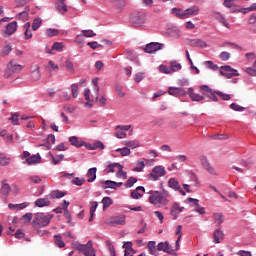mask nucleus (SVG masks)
Here are the masks:
<instances>
[{"label": "nucleus", "instance_id": "nucleus-1", "mask_svg": "<svg viewBox=\"0 0 256 256\" xmlns=\"http://www.w3.org/2000/svg\"><path fill=\"white\" fill-rule=\"evenodd\" d=\"M149 195V203L154 205L157 209H161L162 207L169 205V197H171V194L165 188L162 189V192L151 190Z\"/></svg>", "mask_w": 256, "mask_h": 256}, {"label": "nucleus", "instance_id": "nucleus-2", "mask_svg": "<svg viewBox=\"0 0 256 256\" xmlns=\"http://www.w3.org/2000/svg\"><path fill=\"white\" fill-rule=\"evenodd\" d=\"M74 248L85 256H97V251L93 248V241L91 240L86 244H75Z\"/></svg>", "mask_w": 256, "mask_h": 256}, {"label": "nucleus", "instance_id": "nucleus-3", "mask_svg": "<svg viewBox=\"0 0 256 256\" xmlns=\"http://www.w3.org/2000/svg\"><path fill=\"white\" fill-rule=\"evenodd\" d=\"M53 219V214L45 215V213H36L32 221V225H40V227H47Z\"/></svg>", "mask_w": 256, "mask_h": 256}, {"label": "nucleus", "instance_id": "nucleus-4", "mask_svg": "<svg viewBox=\"0 0 256 256\" xmlns=\"http://www.w3.org/2000/svg\"><path fill=\"white\" fill-rule=\"evenodd\" d=\"M147 21V14L143 12H136L131 15L130 23L133 27H143Z\"/></svg>", "mask_w": 256, "mask_h": 256}, {"label": "nucleus", "instance_id": "nucleus-5", "mask_svg": "<svg viewBox=\"0 0 256 256\" xmlns=\"http://www.w3.org/2000/svg\"><path fill=\"white\" fill-rule=\"evenodd\" d=\"M22 69H23L22 65L17 64L14 60H11L7 64V68L4 72V77L6 79H9V77H11V75H13V73H19V72H21Z\"/></svg>", "mask_w": 256, "mask_h": 256}, {"label": "nucleus", "instance_id": "nucleus-6", "mask_svg": "<svg viewBox=\"0 0 256 256\" xmlns=\"http://www.w3.org/2000/svg\"><path fill=\"white\" fill-rule=\"evenodd\" d=\"M220 75L226 77V79H231V77H239V72L229 65L220 67Z\"/></svg>", "mask_w": 256, "mask_h": 256}, {"label": "nucleus", "instance_id": "nucleus-7", "mask_svg": "<svg viewBox=\"0 0 256 256\" xmlns=\"http://www.w3.org/2000/svg\"><path fill=\"white\" fill-rule=\"evenodd\" d=\"M165 47V44L158 43V42H152L146 45L144 51L145 53L153 54L157 53V51H161Z\"/></svg>", "mask_w": 256, "mask_h": 256}, {"label": "nucleus", "instance_id": "nucleus-8", "mask_svg": "<svg viewBox=\"0 0 256 256\" xmlns=\"http://www.w3.org/2000/svg\"><path fill=\"white\" fill-rule=\"evenodd\" d=\"M200 159V163L202 165V167L208 171V173L210 175H217V172H215V168H213V166H211V163H209V159H207V156L205 155H201L199 157Z\"/></svg>", "mask_w": 256, "mask_h": 256}, {"label": "nucleus", "instance_id": "nucleus-9", "mask_svg": "<svg viewBox=\"0 0 256 256\" xmlns=\"http://www.w3.org/2000/svg\"><path fill=\"white\" fill-rule=\"evenodd\" d=\"M131 129V125H118L115 128L114 136L117 137V139H125L127 137V133L125 131H129Z\"/></svg>", "mask_w": 256, "mask_h": 256}, {"label": "nucleus", "instance_id": "nucleus-10", "mask_svg": "<svg viewBox=\"0 0 256 256\" xmlns=\"http://www.w3.org/2000/svg\"><path fill=\"white\" fill-rule=\"evenodd\" d=\"M165 173L166 171L163 166H155L150 174V177H152L153 181H157L160 177H163Z\"/></svg>", "mask_w": 256, "mask_h": 256}, {"label": "nucleus", "instance_id": "nucleus-11", "mask_svg": "<svg viewBox=\"0 0 256 256\" xmlns=\"http://www.w3.org/2000/svg\"><path fill=\"white\" fill-rule=\"evenodd\" d=\"M185 209V207L183 206H179V203H174L170 209V215L173 216V221H177V219L179 218V215L181 213H183V210Z\"/></svg>", "mask_w": 256, "mask_h": 256}, {"label": "nucleus", "instance_id": "nucleus-12", "mask_svg": "<svg viewBox=\"0 0 256 256\" xmlns=\"http://www.w3.org/2000/svg\"><path fill=\"white\" fill-rule=\"evenodd\" d=\"M168 187H170V189H173L174 191H179L180 194H182L184 197L185 195H187L185 190L181 189V185L179 184V181H177V179L175 178H170L168 180Z\"/></svg>", "mask_w": 256, "mask_h": 256}, {"label": "nucleus", "instance_id": "nucleus-13", "mask_svg": "<svg viewBox=\"0 0 256 256\" xmlns=\"http://www.w3.org/2000/svg\"><path fill=\"white\" fill-rule=\"evenodd\" d=\"M17 31V21L10 22L7 24L6 29L3 33V37H9Z\"/></svg>", "mask_w": 256, "mask_h": 256}, {"label": "nucleus", "instance_id": "nucleus-14", "mask_svg": "<svg viewBox=\"0 0 256 256\" xmlns=\"http://www.w3.org/2000/svg\"><path fill=\"white\" fill-rule=\"evenodd\" d=\"M55 9L61 15H65L67 13V4H65V0H57L55 3Z\"/></svg>", "mask_w": 256, "mask_h": 256}, {"label": "nucleus", "instance_id": "nucleus-15", "mask_svg": "<svg viewBox=\"0 0 256 256\" xmlns=\"http://www.w3.org/2000/svg\"><path fill=\"white\" fill-rule=\"evenodd\" d=\"M188 45H190V47H200L201 49H205V47H207V42L196 38V39H190L188 42Z\"/></svg>", "mask_w": 256, "mask_h": 256}, {"label": "nucleus", "instance_id": "nucleus-16", "mask_svg": "<svg viewBox=\"0 0 256 256\" xmlns=\"http://www.w3.org/2000/svg\"><path fill=\"white\" fill-rule=\"evenodd\" d=\"M35 207H49L51 206V200H49V196L45 198H39L34 202Z\"/></svg>", "mask_w": 256, "mask_h": 256}, {"label": "nucleus", "instance_id": "nucleus-17", "mask_svg": "<svg viewBox=\"0 0 256 256\" xmlns=\"http://www.w3.org/2000/svg\"><path fill=\"white\" fill-rule=\"evenodd\" d=\"M188 95L192 101L201 102L205 101V96H201L194 92L193 88H188Z\"/></svg>", "mask_w": 256, "mask_h": 256}, {"label": "nucleus", "instance_id": "nucleus-18", "mask_svg": "<svg viewBox=\"0 0 256 256\" xmlns=\"http://www.w3.org/2000/svg\"><path fill=\"white\" fill-rule=\"evenodd\" d=\"M199 11H201V9H199V6H192L190 8H187L185 10L186 19H189V17H191L193 15H199Z\"/></svg>", "mask_w": 256, "mask_h": 256}, {"label": "nucleus", "instance_id": "nucleus-19", "mask_svg": "<svg viewBox=\"0 0 256 256\" xmlns=\"http://www.w3.org/2000/svg\"><path fill=\"white\" fill-rule=\"evenodd\" d=\"M86 177H88V183H93V181L97 179V168H90L86 174Z\"/></svg>", "mask_w": 256, "mask_h": 256}, {"label": "nucleus", "instance_id": "nucleus-20", "mask_svg": "<svg viewBox=\"0 0 256 256\" xmlns=\"http://www.w3.org/2000/svg\"><path fill=\"white\" fill-rule=\"evenodd\" d=\"M171 13L175 15L178 19H187L186 12L180 8H172Z\"/></svg>", "mask_w": 256, "mask_h": 256}, {"label": "nucleus", "instance_id": "nucleus-21", "mask_svg": "<svg viewBox=\"0 0 256 256\" xmlns=\"http://www.w3.org/2000/svg\"><path fill=\"white\" fill-rule=\"evenodd\" d=\"M213 243H221L225 238V234L221 230H215L213 233Z\"/></svg>", "mask_w": 256, "mask_h": 256}, {"label": "nucleus", "instance_id": "nucleus-22", "mask_svg": "<svg viewBox=\"0 0 256 256\" xmlns=\"http://www.w3.org/2000/svg\"><path fill=\"white\" fill-rule=\"evenodd\" d=\"M111 225H125V215L115 216L110 220Z\"/></svg>", "mask_w": 256, "mask_h": 256}, {"label": "nucleus", "instance_id": "nucleus-23", "mask_svg": "<svg viewBox=\"0 0 256 256\" xmlns=\"http://www.w3.org/2000/svg\"><path fill=\"white\" fill-rule=\"evenodd\" d=\"M2 187L0 189V193L2 195H9L11 193V186L7 183V180H2Z\"/></svg>", "mask_w": 256, "mask_h": 256}, {"label": "nucleus", "instance_id": "nucleus-24", "mask_svg": "<svg viewBox=\"0 0 256 256\" xmlns=\"http://www.w3.org/2000/svg\"><path fill=\"white\" fill-rule=\"evenodd\" d=\"M24 30V39H31L33 37V33L31 32V22H26L24 24Z\"/></svg>", "mask_w": 256, "mask_h": 256}, {"label": "nucleus", "instance_id": "nucleus-25", "mask_svg": "<svg viewBox=\"0 0 256 256\" xmlns=\"http://www.w3.org/2000/svg\"><path fill=\"white\" fill-rule=\"evenodd\" d=\"M28 165H35V163H41V156L39 154L32 155L26 159Z\"/></svg>", "mask_w": 256, "mask_h": 256}, {"label": "nucleus", "instance_id": "nucleus-26", "mask_svg": "<svg viewBox=\"0 0 256 256\" xmlns=\"http://www.w3.org/2000/svg\"><path fill=\"white\" fill-rule=\"evenodd\" d=\"M148 251L150 255H155V256L159 255L155 241L148 242Z\"/></svg>", "mask_w": 256, "mask_h": 256}, {"label": "nucleus", "instance_id": "nucleus-27", "mask_svg": "<svg viewBox=\"0 0 256 256\" xmlns=\"http://www.w3.org/2000/svg\"><path fill=\"white\" fill-rule=\"evenodd\" d=\"M54 244L56 247H59V249H63V247H65V242H63L61 234L54 235Z\"/></svg>", "mask_w": 256, "mask_h": 256}, {"label": "nucleus", "instance_id": "nucleus-28", "mask_svg": "<svg viewBox=\"0 0 256 256\" xmlns=\"http://www.w3.org/2000/svg\"><path fill=\"white\" fill-rule=\"evenodd\" d=\"M67 195L66 192H61L59 190H54L50 193L49 199H62V197H65Z\"/></svg>", "mask_w": 256, "mask_h": 256}, {"label": "nucleus", "instance_id": "nucleus-29", "mask_svg": "<svg viewBox=\"0 0 256 256\" xmlns=\"http://www.w3.org/2000/svg\"><path fill=\"white\" fill-rule=\"evenodd\" d=\"M103 189H117V182L106 180L102 186Z\"/></svg>", "mask_w": 256, "mask_h": 256}, {"label": "nucleus", "instance_id": "nucleus-30", "mask_svg": "<svg viewBox=\"0 0 256 256\" xmlns=\"http://www.w3.org/2000/svg\"><path fill=\"white\" fill-rule=\"evenodd\" d=\"M181 63H178L177 61L170 62V71L171 73L181 71Z\"/></svg>", "mask_w": 256, "mask_h": 256}, {"label": "nucleus", "instance_id": "nucleus-31", "mask_svg": "<svg viewBox=\"0 0 256 256\" xmlns=\"http://www.w3.org/2000/svg\"><path fill=\"white\" fill-rule=\"evenodd\" d=\"M69 142L71 143V145H73L74 147H83V142L79 141V138H77V136H72L69 138Z\"/></svg>", "mask_w": 256, "mask_h": 256}, {"label": "nucleus", "instance_id": "nucleus-32", "mask_svg": "<svg viewBox=\"0 0 256 256\" xmlns=\"http://www.w3.org/2000/svg\"><path fill=\"white\" fill-rule=\"evenodd\" d=\"M124 145H126V147H130L131 149H137V147H139V140L124 141Z\"/></svg>", "mask_w": 256, "mask_h": 256}, {"label": "nucleus", "instance_id": "nucleus-33", "mask_svg": "<svg viewBox=\"0 0 256 256\" xmlns=\"http://www.w3.org/2000/svg\"><path fill=\"white\" fill-rule=\"evenodd\" d=\"M118 168H119V163L114 162V163L108 164L105 171L106 173H115V169H118Z\"/></svg>", "mask_w": 256, "mask_h": 256}, {"label": "nucleus", "instance_id": "nucleus-34", "mask_svg": "<svg viewBox=\"0 0 256 256\" xmlns=\"http://www.w3.org/2000/svg\"><path fill=\"white\" fill-rule=\"evenodd\" d=\"M112 203L113 200L111 199V197H104L102 199L103 211H105V209H108V207H111Z\"/></svg>", "mask_w": 256, "mask_h": 256}, {"label": "nucleus", "instance_id": "nucleus-35", "mask_svg": "<svg viewBox=\"0 0 256 256\" xmlns=\"http://www.w3.org/2000/svg\"><path fill=\"white\" fill-rule=\"evenodd\" d=\"M11 163V158L5 156L4 154H0V165L2 167H6V165H9Z\"/></svg>", "mask_w": 256, "mask_h": 256}, {"label": "nucleus", "instance_id": "nucleus-36", "mask_svg": "<svg viewBox=\"0 0 256 256\" xmlns=\"http://www.w3.org/2000/svg\"><path fill=\"white\" fill-rule=\"evenodd\" d=\"M41 25H43V20L41 18H35L32 23L33 31H37Z\"/></svg>", "mask_w": 256, "mask_h": 256}, {"label": "nucleus", "instance_id": "nucleus-37", "mask_svg": "<svg viewBox=\"0 0 256 256\" xmlns=\"http://www.w3.org/2000/svg\"><path fill=\"white\" fill-rule=\"evenodd\" d=\"M116 151L120 153L122 157H127L128 155H131V149H129V147L118 148L116 149Z\"/></svg>", "mask_w": 256, "mask_h": 256}, {"label": "nucleus", "instance_id": "nucleus-38", "mask_svg": "<svg viewBox=\"0 0 256 256\" xmlns=\"http://www.w3.org/2000/svg\"><path fill=\"white\" fill-rule=\"evenodd\" d=\"M40 78L41 72L39 71V66H36V69L31 73V79H33V81H39Z\"/></svg>", "mask_w": 256, "mask_h": 256}, {"label": "nucleus", "instance_id": "nucleus-39", "mask_svg": "<svg viewBox=\"0 0 256 256\" xmlns=\"http://www.w3.org/2000/svg\"><path fill=\"white\" fill-rule=\"evenodd\" d=\"M106 247L109 250L110 256H117L115 252V246L113 245V243H111V241H106Z\"/></svg>", "mask_w": 256, "mask_h": 256}, {"label": "nucleus", "instance_id": "nucleus-40", "mask_svg": "<svg viewBox=\"0 0 256 256\" xmlns=\"http://www.w3.org/2000/svg\"><path fill=\"white\" fill-rule=\"evenodd\" d=\"M11 51H13V47L11 46V44H7L6 46L3 47L1 51V55L3 57H7V55H9Z\"/></svg>", "mask_w": 256, "mask_h": 256}, {"label": "nucleus", "instance_id": "nucleus-41", "mask_svg": "<svg viewBox=\"0 0 256 256\" xmlns=\"http://www.w3.org/2000/svg\"><path fill=\"white\" fill-rule=\"evenodd\" d=\"M66 69L69 73H75V66H73V62L70 59L65 61Z\"/></svg>", "mask_w": 256, "mask_h": 256}, {"label": "nucleus", "instance_id": "nucleus-42", "mask_svg": "<svg viewBox=\"0 0 256 256\" xmlns=\"http://www.w3.org/2000/svg\"><path fill=\"white\" fill-rule=\"evenodd\" d=\"M46 35L47 37H57V35H59V30L55 28H48L46 29Z\"/></svg>", "mask_w": 256, "mask_h": 256}, {"label": "nucleus", "instance_id": "nucleus-43", "mask_svg": "<svg viewBox=\"0 0 256 256\" xmlns=\"http://www.w3.org/2000/svg\"><path fill=\"white\" fill-rule=\"evenodd\" d=\"M71 93H72V97L74 99H77V97L79 95V85L78 84L71 85Z\"/></svg>", "mask_w": 256, "mask_h": 256}, {"label": "nucleus", "instance_id": "nucleus-44", "mask_svg": "<svg viewBox=\"0 0 256 256\" xmlns=\"http://www.w3.org/2000/svg\"><path fill=\"white\" fill-rule=\"evenodd\" d=\"M46 141H47V145H46L47 149H51V145H55V135L49 134Z\"/></svg>", "mask_w": 256, "mask_h": 256}, {"label": "nucleus", "instance_id": "nucleus-45", "mask_svg": "<svg viewBox=\"0 0 256 256\" xmlns=\"http://www.w3.org/2000/svg\"><path fill=\"white\" fill-rule=\"evenodd\" d=\"M116 177L121 178L123 177L124 179H127V172L123 171V165L118 166V172L116 173Z\"/></svg>", "mask_w": 256, "mask_h": 256}, {"label": "nucleus", "instance_id": "nucleus-46", "mask_svg": "<svg viewBox=\"0 0 256 256\" xmlns=\"http://www.w3.org/2000/svg\"><path fill=\"white\" fill-rule=\"evenodd\" d=\"M46 69L50 72L57 71L59 69V65L55 64V62L50 60L46 66Z\"/></svg>", "mask_w": 256, "mask_h": 256}, {"label": "nucleus", "instance_id": "nucleus-47", "mask_svg": "<svg viewBox=\"0 0 256 256\" xmlns=\"http://www.w3.org/2000/svg\"><path fill=\"white\" fill-rule=\"evenodd\" d=\"M213 218L215 221L218 222V227H221L223 221H224V218H223V214L221 213H214L213 214Z\"/></svg>", "mask_w": 256, "mask_h": 256}, {"label": "nucleus", "instance_id": "nucleus-48", "mask_svg": "<svg viewBox=\"0 0 256 256\" xmlns=\"http://www.w3.org/2000/svg\"><path fill=\"white\" fill-rule=\"evenodd\" d=\"M63 43L61 42H55L53 45H52V49L51 51H58L59 53H61V51H63Z\"/></svg>", "mask_w": 256, "mask_h": 256}, {"label": "nucleus", "instance_id": "nucleus-49", "mask_svg": "<svg viewBox=\"0 0 256 256\" xmlns=\"http://www.w3.org/2000/svg\"><path fill=\"white\" fill-rule=\"evenodd\" d=\"M200 90L203 91V95H205V97H207L209 93H213V91H215L211 89L208 85H201Z\"/></svg>", "mask_w": 256, "mask_h": 256}, {"label": "nucleus", "instance_id": "nucleus-50", "mask_svg": "<svg viewBox=\"0 0 256 256\" xmlns=\"http://www.w3.org/2000/svg\"><path fill=\"white\" fill-rule=\"evenodd\" d=\"M135 183H137V178L135 177H130L127 182L125 183V187L127 189H131V187H133L135 185Z\"/></svg>", "mask_w": 256, "mask_h": 256}, {"label": "nucleus", "instance_id": "nucleus-51", "mask_svg": "<svg viewBox=\"0 0 256 256\" xmlns=\"http://www.w3.org/2000/svg\"><path fill=\"white\" fill-rule=\"evenodd\" d=\"M50 155L52 157V161H53L54 165H59V162L63 161V159L65 157V155H63V154H60L58 156H53V154H50Z\"/></svg>", "mask_w": 256, "mask_h": 256}, {"label": "nucleus", "instance_id": "nucleus-52", "mask_svg": "<svg viewBox=\"0 0 256 256\" xmlns=\"http://www.w3.org/2000/svg\"><path fill=\"white\" fill-rule=\"evenodd\" d=\"M173 248L171 247V245L169 244V241H165L164 242V253H168V255H173Z\"/></svg>", "mask_w": 256, "mask_h": 256}, {"label": "nucleus", "instance_id": "nucleus-53", "mask_svg": "<svg viewBox=\"0 0 256 256\" xmlns=\"http://www.w3.org/2000/svg\"><path fill=\"white\" fill-rule=\"evenodd\" d=\"M145 169V162L144 161H138L137 166L133 169V171H136V173H141Z\"/></svg>", "mask_w": 256, "mask_h": 256}, {"label": "nucleus", "instance_id": "nucleus-54", "mask_svg": "<svg viewBox=\"0 0 256 256\" xmlns=\"http://www.w3.org/2000/svg\"><path fill=\"white\" fill-rule=\"evenodd\" d=\"M95 149H100L101 151H103V149H105V145L101 141L94 142L91 151H95Z\"/></svg>", "mask_w": 256, "mask_h": 256}, {"label": "nucleus", "instance_id": "nucleus-55", "mask_svg": "<svg viewBox=\"0 0 256 256\" xmlns=\"http://www.w3.org/2000/svg\"><path fill=\"white\" fill-rule=\"evenodd\" d=\"M72 183L73 185H77V187H81L85 183V178L75 177L72 180Z\"/></svg>", "mask_w": 256, "mask_h": 256}, {"label": "nucleus", "instance_id": "nucleus-56", "mask_svg": "<svg viewBox=\"0 0 256 256\" xmlns=\"http://www.w3.org/2000/svg\"><path fill=\"white\" fill-rule=\"evenodd\" d=\"M216 95H218V97H221V99H223V101H230L231 100V95L223 93L221 91L216 92Z\"/></svg>", "mask_w": 256, "mask_h": 256}, {"label": "nucleus", "instance_id": "nucleus-57", "mask_svg": "<svg viewBox=\"0 0 256 256\" xmlns=\"http://www.w3.org/2000/svg\"><path fill=\"white\" fill-rule=\"evenodd\" d=\"M90 215H95V212L97 211V207H99V203L97 201L90 202Z\"/></svg>", "mask_w": 256, "mask_h": 256}, {"label": "nucleus", "instance_id": "nucleus-58", "mask_svg": "<svg viewBox=\"0 0 256 256\" xmlns=\"http://www.w3.org/2000/svg\"><path fill=\"white\" fill-rule=\"evenodd\" d=\"M219 58L221 59V61H229V59H231V54L224 51L220 53Z\"/></svg>", "mask_w": 256, "mask_h": 256}, {"label": "nucleus", "instance_id": "nucleus-59", "mask_svg": "<svg viewBox=\"0 0 256 256\" xmlns=\"http://www.w3.org/2000/svg\"><path fill=\"white\" fill-rule=\"evenodd\" d=\"M204 63L208 67V69H212L213 71H217V69H219V66L217 64H214L213 61H205Z\"/></svg>", "mask_w": 256, "mask_h": 256}, {"label": "nucleus", "instance_id": "nucleus-60", "mask_svg": "<svg viewBox=\"0 0 256 256\" xmlns=\"http://www.w3.org/2000/svg\"><path fill=\"white\" fill-rule=\"evenodd\" d=\"M230 109H233V111H239V112L245 111V107L240 106V105H238V104H236V103H232V104L230 105Z\"/></svg>", "mask_w": 256, "mask_h": 256}, {"label": "nucleus", "instance_id": "nucleus-61", "mask_svg": "<svg viewBox=\"0 0 256 256\" xmlns=\"http://www.w3.org/2000/svg\"><path fill=\"white\" fill-rule=\"evenodd\" d=\"M169 95H173L174 97H179V88L177 87H170L168 89Z\"/></svg>", "mask_w": 256, "mask_h": 256}, {"label": "nucleus", "instance_id": "nucleus-62", "mask_svg": "<svg viewBox=\"0 0 256 256\" xmlns=\"http://www.w3.org/2000/svg\"><path fill=\"white\" fill-rule=\"evenodd\" d=\"M82 35L84 37H96L97 34L93 30H83Z\"/></svg>", "mask_w": 256, "mask_h": 256}, {"label": "nucleus", "instance_id": "nucleus-63", "mask_svg": "<svg viewBox=\"0 0 256 256\" xmlns=\"http://www.w3.org/2000/svg\"><path fill=\"white\" fill-rule=\"evenodd\" d=\"M141 197H143V194L139 193V191L137 189H135L131 192L132 199H141Z\"/></svg>", "mask_w": 256, "mask_h": 256}, {"label": "nucleus", "instance_id": "nucleus-64", "mask_svg": "<svg viewBox=\"0 0 256 256\" xmlns=\"http://www.w3.org/2000/svg\"><path fill=\"white\" fill-rule=\"evenodd\" d=\"M159 70L161 73H165L166 75H169V73H171V68H168L165 65H160Z\"/></svg>", "mask_w": 256, "mask_h": 256}]
</instances>
